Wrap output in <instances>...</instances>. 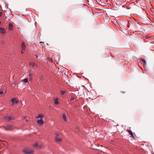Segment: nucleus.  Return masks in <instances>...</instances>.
Wrapping results in <instances>:
<instances>
[{
  "instance_id": "1",
  "label": "nucleus",
  "mask_w": 154,
  "mask_h": 154,
  "mask_svg": "<svg viewBox=\"0 0 154 154\" xmlns=\"http://www.w3.org/2000/svg\"><path fill=\"white\" fill-rule=\"evenodd\" d=\"M137 15L142 19H145L147 17V14L146 11L143 9L140 8L138 11Z\"/></svg>"
},
{
  "instance_id": "2",
  "label": "nucleus",
  "mask_w": 154,
  "mask_h": 154,
  "mask_svg": "<svg viewBox=\"0 0 154 154\" xmlns=\"http://www.w3.org/2000/svg\"><path fill=\"white\" fill-rule=\"evenodd\" d=\"M44 117V116L42 114H40L38 115L36 117V119L40 118V119H38L37 121V123L39 125H42L44 123V122L43 120V118Z\"/></svg>"
},
{
  "instance_id": "3",
  "label": "nucleus",
  "mask_w": 154,
  "mask_h": 154,
  "mask_svg": "<svg viewBox=\"0 0 154 154\" xmlns=\"http://www.w3.org/2000/svg\"><path fill=\"white\" fill-rule=\"evenodd\" d=\"M54 140L56 143H60L62 141V138L60 136L59 134L57 133L54 134Z\"/></svg>"
},
{
  "instance_id": "4",
  "label": "nucleus",
  "mask_w": 154,
  "mask_h": 154,
  "mask_svg": "<svg viewBox=\"0 0 154 154\" xmlns=\"http://www.w3.org/2000/svg\"><path fill=\"white\" fill-rule=\"evenodd\" d=\"M23 152L25 154H30L33 153L34 151L29 148H26L23 150Z\"/></svg>"
},
{
  "instance_id": "5",
  "label": "nucleus",
  "mask_w": 154,
  "mask_h": 154,
  "mask_svg": "<svg viewBox=\"0 0 154 154\" xmlns=\"http://www.w3.org/2000/svg\"><path fill=\"white\" fill-rule=\"evenodd\" d=\"M29 81L32 82L33 77V72L31 70H30L29 72Z\"/></svg>"
},
{
  "instance_id": "6",
  "label": "nucleus",
  "mask_w": 154,
  "mask_h": 154,
  "mask_svg": "<svg viewBox=\"0 0 154 154\" xmlns=\"http://www.w3.org/2000/svg\"><path fill=\"white\" fill-rule=\"evenodd\" d=\"M5 130L6 131H11L13 129L12 126L10 125H8L6 127H4Z\"/></svg>"
},
{
  "instance_id": "7",
  "label": "nucleus",
  "mask_w": 154,
  "mask_h": 154,
  "mask_svg": "<svg viewBox=\"0 0 154 154\" xmlns=\"http://www.w3.org/2000/svg\"><path fill=\"white\" fill-rule=\"evenodd\" d=\"M11 101L12 103L13 104H14V103L17 104L19 102V100H17V99L16 98H13L11 100Z\"/></svg>"
},
{
  "instance_id": "8",
  "label": "nucleus",
  "mask_w": 154,
  "mask_h": 154,
  "mask_svg": "<svg viewBox=\"0 0 154 154\" xmlns=\"http://www.w3.org/2000/svg\"><path fill=\"white\" fill-rule=\"evenodd\" d=\"M21 49L23 50H25L26 48V46L23 42H22L20 45Z\"/></svg>"
},
{
  "instance_id": "9",
  "label": "nucleus",
  "mask_w": 154,
  "mask_h": 154,
  "mask_svg": "<svg viewBox=\"0 0 154 154\" xmlns=\"http://www.w3.org/2000/svg\"><path fill=\"white\" fill-rule=\"evenodd\" d=\"M0 32L1 33H2V34H4L5 33L6 31L4 28H2V27H0Z\"/></svg>"
},
{
  "instance_id": "10",
  "label": "nucleus",
  "mask_w": 154,
  "mask_h": 154,
  "mask_svg": "<svg viewBox=\"0 0 154 154\" xmlns=\"http://www.w3.org/2000/svg\"><path fill=\"white\" fill-rule=\"evenodd\" d=\"M127 131L129 133L130 135L132 137L134 138L133 133L131 130H127Z\"/></svg>"
},
{
  "instance_id": "11",
  "label": "nucleus",
  "mask_w": 154,
  "mask_h": 154,
  "mask_svg": "<svg viewBox=\"0 0 154 154\" xmlns=\"http://www.w3.org/2000/svg\"><path fill=\"white\" fill-rule=\"evenodd\" d=\"M62 118L63 119V120L65 122L67 121V119H66V116L65 114V113H63L62 114Z\"/></svg>"
},
{
  "instance_id": "12",
  "label": "nucleus",
  "mask_w": 154,
  "mask_h": 154,
  "mask_svg": "<svg viewBox=\"0 0 154 154\" xmlns=\"http://www.w3.org/2000/svg\"><path fill=\"white\" fill-rule=\"evenodd\" d=\"M54 103L55 105H57L59 103L58 99L57 98H54Z\"/></svg>"
},
{
  "instance_id": "13",
  "label": "nucleus",
  "mask_w": 154,
  "mask_h": 154,
  "mask_svg": "<svg viewBox=\"0 0 154 154\" xmlns=\"http://www.w3.org/2000/svg\"><path fill=\"white\" fill-rule=\"evenodd\" d=\"M13 25L11 23H10L9 25V29L11 31L13 29Z\"/></svg>"
},
{
  "instance_id": "14",
  "label": "nucleus",
  "mask_w": 154,
  "mask_h": 154,
  "mask_svg": "<svg viewBox=\"0 0 154 154\" xmlns=\"http://www.w3.org/2000/svg\"><path fill=\"white\" fill-rule=\"evenodd\" d=\"M141 63L143 65H145L146 64V61L143 59H142L141 60Z\"/></svg>"
},
{
  "instance_id": "15",
  "label": "nucleus",
  "mask_w": 154,
  "mask_h": 154,
  "mask_svg": "<svg viewBox=\"0 0 154 154\" xmlns=\"http://www.w3.org/2000/svg\"><path fill=\"white\" fill-rule=\"evenodd\" d=\"M11 119V117L10 116L6 117L5 118V119L8 121L10 120Z\"/></svg>"
},
{
  "instance_id": "16",
  "label": "nucleus",
  "mask_w": 154,
  "mask_h": 154,
  "mask_svg": "<svg viewBox=\"0 0 154 154\" xmlns=\"http://www.w3.org/2000/svg\"><path fill=\"white\" fill-rule=\"evenodd\" d=\"M22 81L24 83H26L28 82V79L26 78H25Z\"/></svg>"
},
{
  "instance_id": "17",
  "label": "nucleus",
  "mask_w": 154,
  "mask_h": 154,
  "mask_svg": "<svg viewBox=\"0 0 154 154\" xmlns=\"http://www.w3.org/2000/svg\"><path fill=\"white\" fill-rule=\"evenodd\" d=\"M76 129L78 131V132H79L80 131V128L79 126H77L76 127Z\"/></svg>"
},
{
  "instance_id": "18",
  "label": "nucleus",
  "mask_w": 154,
  "mask_h": 154,
  "mask_svg": "<svg viewBox=\"0 0 154 154\" xmlns=\"http://www.w3.org/2000/svg\"><path fill=\"white\" fill-rule=\"evenodd\" d=\"M66 92L65 91H61V95H64L65 93Z\"/></svg>"
},
{
  "instance_id": "19",
  "label": "nucleus",
  "mask_w": 154,
  "mask_h": 154,
  "mask_svg": "<svg viewBox=\"0 0 154 154\" xmlns=\"http://www.w3.org/2000/svg\"><path fill=\"white\" fill-rule=\"evenodd\" d=\"M33 146L34 147H37L38 146V144L37 143H35V144H34Z\"/></svg>"
},
{
  "instance_id": "20",
  "label": "nucleus",
  "mask_w": 154,
  "mask_h": 154,
  "mask_svg": "<svg viewBox=\"0 0 154 154\" xmlns=\"http://www.w3.org/2000/svg\"><path fill=\"white\" fill-rule=\"evenodd\" d=\"M75 99V98L74 97H71V98L70 100H71L72 101Z\"/></svg>"
},
{
  "instance_id": "21",
  "label": "nucleus",
  "mask_w": 154,
  "mask_h": 154,
  "mask_svg": "<svg viewBox=\"0 0 154 154\" xmlns=\"http://www.w3.org/2000/svg\"><path fill=\"white\" fill-rule=\"evenodd\" d=\"M29 64L30 65H31L32 66H34V64L33 63H29Z\"/></svg>"
},
{
  "instance_id": "22",
  "label": "nucleus",
  "mask_w": 154,
  "mask_h": 154,
  "mask_svg": "<svg viewBox=\"0 0 154 154\" xmlns=\"http://www.w3.org/2000/svg\"><path fill=\"white\" fill-rule=\"evenodd\" d=\"M40 79L41 80H44V79L42 77V76L41 77Z\"/></svg>"
},
{
  "instance_id": "23",
  "label": "nucleus",
  "mask_w": 154,
  "mask_h": 154,
  "mask_svg": "<svg viewBox=\"0 0 154 154\" xmlns=\"http://www.w3.org/2000/svg\"><path fill=\"white\" fill-rule=\"evenodd\" d=\"M3 94V91H0V94L2 95Z\"/></svg>"
},
{
  "instance_id": "24",
  "label": "nucleus",
  "mask_w": 154,
  "mask_h": 154,
  "mask_svg": "<svg viewBox=\"0 0 154 154\" xmlns=\"http://www.w3.org/2000/svg\"><path fill=\"white\" fill-rule=\"evenodd\" d=\"M2 16V12L0 11V17H1Z\"/></svg>"
},
{
  "instance_id": "25",
  "label": "nucleus",
  "mask_w": 154,
  "mask_h": 154,
  "mask_svg": "<svg viewBox=\"0 0 154 154\" xmlns=\"http://www.w3.org/2000/svg\"><path fill=\"white\" fill-rule=\"evenodd\" d=\"M121 92L122 93H125V92H124V91H121Z\"/></svg>"
},
{
  "instance_id": "26",
  "label": "nucleus",
  "mask_w": 154,
  "mask_h": 154,
  "mask_svg": "<svg viewBox=\"0 0 154 154\" xmlns=\"http://www.w3.org/2000/svg\"><path fill=\"white\" fill-rule=\"evenodd\" d=\"M35 57H36V58H37V57H38V56H37V55H35Z\"/></svg>"
},
{
  "instance_id": "27",
  "label": "nucleus",
  "mask_w": 154,
  "mask_h": 154,
  "mask_svg": "<svg viewBox=\"0 0 154 154\" xmlns=\"http://www.w3.org/2000/svg\"><path fill=\"white\" fill-rule=\"evenodd\" d=\"M21 53L22 54H23V53H24V52H23V51H21Z\"/></svg>"
},
{
  "instance_id": "28",
  "label": "nucleus",
  "mask_w": 154,
  "mask_h": 154,
  "mask_svg": "<svg viewBox=\"0 0 154 154\" xmlns=\"http://www.w3.org/2000/svg\"><path fill=\"white\" fill-rule=\"evenodd\" d=\"M1 21H0V24H1Z\"/></svg>"
},
{
  "instance_id": "29",
  "label": "nucleus",
  "mask_w": 154,
  "mask_h": 154,
  "mask_svg": "<svg viewBox=\"0 0 154 154\" xmlns=\"http://www.w3.org/2000/svg\"><path fill=\"white\" fill-rule=\"evenodd\" d=\"M40 43H42V42H40Z\"/></svg>"
},
{
  "instance_id": "30",
  "label": "nucleus",
  "mask_w": 154,
  "mask_h": 154,
  "mask_svg": "<svg viewBox=\"0 0 154 154\" xmlns=\"http://www.w3.org/2000/svg\"><path fill=\"white\" fill-rule=\"evenodd\" d=\"M153 13H154V11H153Z\"/></svg>"
}]
</instances>
